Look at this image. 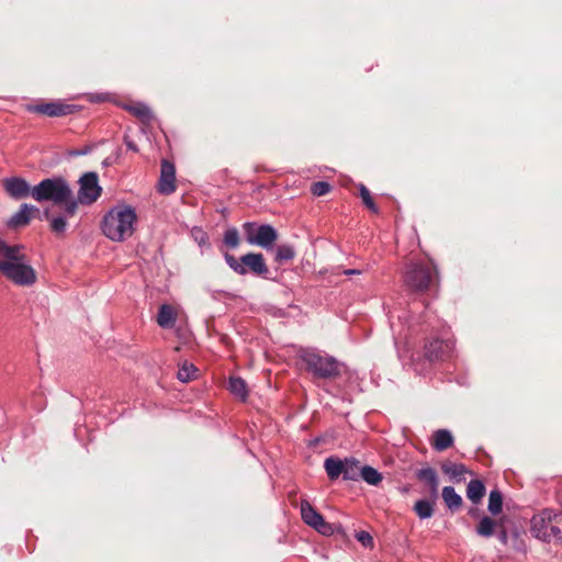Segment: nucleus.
<instances>
[{"mask_svg": "<svg viewBox=\"0 0 562 562\" xmlns=\"http://www.w3.org/2000/svg\"><path fill=\"white\" fill-rule=\"evenodd\" d=\"M362 467L355 458H346L344 460L342 477L347 481H357L360 477Z\"/></svg>", "mask_w": 562, "mask_h": 562, "instance_id": "22", "label": "nucleus"}, {"mask_svg": "<svg viewBox=\"0 0 562 562\" xmlns=\"http://www.w3.org/2000/svg\"><path fill=\"white\" fill-rule=\"evenodd\" d=\"M3 187L5 192L15 200L25 199L29 195L32 196L33 187L21 177H11L3 180Z\"/></svg>", "mask_w": 562, "mask_h": 562, "instance_id": "12", "label": "nucleus"}, {"mask_svg": "<svg viewBox=\"0 0 562 562\" xmlns=\"http://www.w3.org/2000/svg\"><path fill=\"white\" fill-rule=\"evenodd\" d=\"M157 323L162 328H172L176 324V312L172 306L162 304L159 307Z\"/></svg>", "mask_w": 562, "mask_h": 562, "instance_id": "20", "label": "nucleus"}, {"mask_svg": "<svg viewBox=\"0 0 562 562\" xmlns=\"http://www.w3.org/2000/svg\"><path fill=\"white\" fill-rule=\"evenodd\" d=\"M562 514L543 509L531 518V532L543 541L562 540Z\"/></svg>", "mask_w": 562, "mask_h": 562, "instance_id": "4", "label": "nucleus"}, {"mask_svg": "<svg viewBox=\"0 0 562 562\" xmlns=\"http://www.w3.org/2000/svg\"><path fill=\"white\" fill-rule=\"evenodd\" d=\"M239 241H240V238H239V233H238L237 228L231 227L225 231L224 244L227 247L235 249L239 246Z\"/></svg>", "mask_w": 562, "mask_h": 562, "instance_id": "33", "label": "nucleus"}, {"mask_svg": "<svg viewBox=\"0 0 562 562\" xmlns=\"http://www.w3.org/2000/svg\"><path fill=\"white\" fill-rule=\"evenodd\" d=\"M345 274L347 276H352V274H360V270H357V269H348V270H345L344 271Z\"/></svg>", "mask_w": 562, "mask_h": 562, "instance_id": "43", "label": "nucleus"}, {"mask_svg": "<svg viewBox=\"0 0 562 562\" xmlns=\"http://www.w3.org/2000/svg\"><path fill=\"white\" fill-rule=\"evenodd\" d=\"M437 277V269L432 263L413 262L405 272L404 281L408 289L416 292H424L434 284Z\"/></svg>", "mask_w": 562, "mask_h": 562, "instance_id": "5", "label": "nucleus"}, {"mask_svg": "<svg viewBox=\"0 0 562 562\" xmlns=\"http://www.w3.org/2000/svg\"><path fill=\"white\" fill-rule=\"evenodd\" d=\"M497 538L503 544H506L508 541L507 531L504 528H501L497 532Z\"/></svg>", "mask_w": 562, "mask_h": 562, "instance_id": "41", "label": "nucleus"}, {"mask_svg": "<svg viewBox=\"0 0 562 562\" xmlns=\"http://www.w3.org/2000/svg\"><path fill=\"white\" fill-rule=\"evenodd\" d=\"M453 445V436L447 429H438L432 435V447L437 451H443Z\"/></svg>", "mask_w": 562, "mask_h": 562, "instance_id": "19", "label": "nucleus"}, {"mask_svg": "<svg viewBox=\"0 0 562 562\" xmlns=\"http://www.w3.org/2000/svg\"><path fill=\"white\" fill-rule=\"evenodd\" d=\"M243 231L248 244L259 246L267 250L272 249L278 239V232L270 224L246 222L243 224Z\"/></svg>", "mask_w": 562, "mask_h": 562, "instance_id": "7", "label": "nucleus"}, {"mask_svg": "<svg viewBox=\"0 0 562 562\" xmlns=\"http://www.w3.org/2000/svg\"><path fill=\"white\" fill-rule=\"evenodd\" d=\"M195 372L196 368L192 363L184 362L180 367L177 376L181 382H188L194 378Z\"/></svg>", "mask_w": 562, "mask_h": 562, "instance_id": "34", "label": "nucleus"}, {"mask_svg": "<svg viewBox=\"0 0 562 562\" xmlns=\"http://www.w3.org/2000/svg\"><path fill=\"white\" fill-rule=\"evenodd\" d=\"M301 516L303 521L323 535H329L331 527L324 520V517L307 502H301Z\"/></svg>", "mask_w": 562, "mask_h": 562, "instance_id": "11", "label": "nucleus"}, {"mask_svg": "<svg viewBox=\"0 0 562 562\" xmlns=\"http://www.w3.org/2000/svg\"><path fill=\"white\" fill-rule=\"evenodd\" d=\"M359 192H360V196L362 199V202L364 203V205L373 213H378L379 212V209L378 206L375 205V203L373 202L372 198H371V194H370V191L367 189L366 186L363 184H360L359 186Z\"/></svg>", "mask_w": 562, "mask_h": 562, "instance_id": "35", "label": "nucleus"}, {"mask_svg": "<svg viewBox=\"0 0 562 562\" xmlns=\"http://www.w3.org/2000/svg\"><path fill=\"white\" fill-rule=\"evenodd\" d=\"M175 180H176L175 166L167 160H162L160 179H159V192L164 193V194H170V193L175 192V190H176Z\"/></svg>", "mask_w": 562, "mask_h": 562, "instance_id": "14", "label": "nucleus"}, {"mask_svg": "<svg viewBox=\"0 0 562 562\" xmlns=\"http://www.w3.org/2000/svg\"><path fill=\"white\" fill-rule=\"evenodd\" d=\"M475 513H476V509H470V512H469V514L472 515V516H474Z\"/></svg>", "mask_w": 562, "mask_h": 562, "instance_id": "45", "label": "nucleus"}, {"mask_svg": "<svg viewBox=\"0 0 562 562\" xmlns=\"http://www.w3.org/2000/svg\"><path fill=\"white\" fill-rule=\"evenodd\" d=\"M390 314V322H391V327L394 328V323H393V318L395 317L394 314L392 312L389 313Z\"/></svg>", "mask_w": 562, "mask_h": 562, "instance_id": "44", "label": "nucleus"}, {"mask_svg": "<svg viewBox=\"0 0 562 562\" xmlns=\"http://www.w3.org/2000/svg\"><path fill=\"white\" fill-rule=\"evenodd\" d=\"M416 477L428 486L429 493L434 498L438 497L439 479L432 468L426 467L417 470Z\"/></svg>", "mask_w": 562, "mask_h": 562, "instance_id": "16", "label": "nucleus"}, {"mask_svg": "<svg viewBox=\"0 0 562 562\" xmlns=\"http://www.w3.org/2000/svg\"><path fill=\"white\" fill-rule=\"evenodd\" d=\"M295 256L294 248L291 245H280L276 249L274 259L277 262L292 260Z\"/></svg>", "mask_w": 562, "mask_h": 562, "instance_id": "31", "label": "nucleus"}, {"mask_svg": "<svg viewBox=\"0 0 562 562\" xmlns=\"http://www.w3.org/2000/svg\"><path fill=\"white\" fill-rule=\"evenodd\" d=\"M497 524L488 516L481 518L476 526V533L484 538L492 537L496 531Z\"/></svg>", "mask_w": 562, "mask_h": 562, "instance_id": "27", "label": "nucleus"}, {"mask_svg": "<svg viewBox=\"0 0 562 562\" xmlns=\"http://www.w3.org/2000/svg\"><path fill=\"white\" fill-rule=\"evenodd\" d=\"M503 508V496L497 490H493L488 496V510L492 515H498Z\"/></svg>", "mask_w": 562, "mask_h": 562, "instance_id": "30", "label": "nucleus"}, {"mask_svg": "<svg viewBox=\"0 0 562 562\" xmlns=\"http://www.w3.org/2000/svg\"><path fill=\"white\" fill-rule=\"evenodd\" d=\"M124 109L136 116L143 124H150L154 120V114L151 109L143 102H131L124 105Z\"/></svg>", "mask_w": 562, "mask_h": 562, "instance_id": "17", "label": "nucleus"}, {"mask_svg": "<svg viewBox=\"0 0 562 562\" xmlns=\"http://www.w3.org/2000/svg\"><path fill=\"white\" fill-rule=\"evenodd\" d=\"M311 191L314 195L322 196L330 191V184L325 181H317L312 184Z\"/></svg>", "mask_w": 562, "mask_h": 562, "instance_id": "36", "label": "nucleus"}, {"mask_svg": "<svg viewBox=\"0 0 562 562\" xmlns=\"http://www.w3.org/2000/svg\"><path fill=\"white\" fill-rule=\"evenodd\" d=\"M77 105L63 102L60 100L38 103L29 106V111L43 114L49 117H59L72 114Z\"/></svg>", "mask_w": 562, "mask_h": 562, "instance_id": "10", "label": "nucleus"}, {"mask_svg": "<svg viewBox=\"0 0 562 562\" xmlns=\"http://www.w3.org/2000/svg\"><path fill=\"white\" fill-rule=\"evenodd\" d=\"M38 212V209L32 204L23 203L20 210L14 213L8 221L10 227H21L30 223L34 213Z\"/></svg>", "mask_w": 562, "mask_h": 562, "instance_id": "15", "label": "nucleus"}, {"mask_svg": "<svg viewBox=\"0 0 562 562\" xmlns=\"http://www.w3.org/2000/svg\"><path fill=\"white\" fill-rule=\"evenodd\" d=\"M0 274L20 286H31L36 280V271L32 267L24 247L8 245L0 239Z\"/></svg>", "mask_w": 562, "mask_h": 562, "instance_id": "1", "label": "nucleus"}, {"mask_svg": "<svg viewBox=\"0 0 562 562\" xmlns=\"http://www.w3.org/2000/svg\"><path fill=\"white\" fill-rule=\"evenodd\" d=\"M190 234L192 239L199 245L200 248L210 247L209 235L201 227H192Z\"/></svg>", "mask_w": 562, "mask_h": 562, "instance_id": "32", "label": "nucleus"}, {"mask_svg": "<svg viewBox=\"0 0 562 562\" xmlns=\"http://www.w3.org/2000/svg\"><path fill=\"white\" fill-rule=\"evenodd\" d=\"M115 161H116V157L109 156V157H106V158L103 160L102 165H103L104 167H108V166L113 165Z\"/></svg>", "mask_w": 562, "mask_h": 562, "instance_id": "42", "label": "nucleus"}, {"mask_svg": "<svg viewBox=\"0 0 562 562\" xmlns=\"http://www.w3.org/2000/svg\"><path fill=\"white\" fill-rule=\"evenodd\" d=\"M324 468L330 480H336L344 472V460L338 458L329 457L324 462Z\"/></svg>", "mask_w": 562, "mask_h": 562, "instance_id": "25", "label": "nucleus"}, {"mask_svg": "<svg viewBox=\"0 0 562 562\" xmlns=\"http://www.w3.org/2000/svg\"><path fill=\"white\" fill-rule=\"evenodd\" d=\"M357 540L361 542L364 547H370L373 543V538L367 531H360L356 536Z\"/></svg>", "mask_w": 562, "mask_h": 562, "instance_id": "37", "label": "nucleus"}, {"mask_svg": "<svg viewBox=\"0 0 562 562\" xmlns=\"http://www.w3.org/2000/svg\"><path fill=\"white\" fill-rule=\"evenodd\" d=\"M414 510L420 519H428L434 515V503L427 499H419L415 503Z\"/></svg>", "mask_w": 562, "mask_h": 562, "instance_id": "28", "label": "nucleus"}, {"mask_svg": "<svg viewBox=\"0 0 562 562\" xmlns=\"http://www.w3.org/2000/svg\"><path fill=\"white\" fill-rule=\"evenodd\" d=\"M441 470L445 474L457 482L464 480V474L468 472L467 468L462 463H454L450 461L443 462L441 464Z\"/></svg>", "mask_w": 562, "mask_h": 562, "instance_id": "23", "label": "nucleus"}, {"mask_svg": "<svg viewBox=\"0 0 562 562\" xmlns=\"http://www.w3.org/2000/svg\"><path fill=\"white\" fill-rule=\"evenodd\" d=\"M101 192L98 175L93 171L83 173L79 179V191L76 196L78 205L92 204L100 198Z\"/></svg>", "mask_w": 562, "mask_h": 562, "instance_id": "9", "label": "nucleus"}, {"mask_svg": "<svg viewBox=\"0 0 562 562\" xmlns=\"http://www.w3.org/2000/svg\"><path fill=\"white\" fill-rule=\"evenodd\" d=\"M137 215L132 206L119 204L103 216L101 229L112 241H124L133 235Z\"/></svg>", "mask_w": 562, "mask_h": 562, "instance_id": "3", "label": "nucleus"}, {"mask_svg": "<svg viewBox=\"0 0 562 562\" xmlns=\"http://www.w3.org/2000/svg\"><path fill=\"white\" fill-rule=\"evenodd\" d=\"M224 259L228 267L237 274L245 276L251 272L255 276L265 277L269 273L268 266L265 262L262 254L249 252L237 260L233 255L226 252Z\"/></svg>", "mask_w": 562, "mask_h": 562, "instance_id": "6", "label": "nucleus"}, {"mask_svg": "<svg viewBox=\"0 0 562 562\" xmlns=\"http://www.w3.org/2000/svg\"><path fill=\"white\" fill-rule=\"evenodd\" d=\"M124 143L126 145V147L132 150V151H135L137 153L138 151V147L137 145L128 137V136H125L124 137Z\"/></svg>", "mask_w": 562, "mask_h": 562, "instance_id": "40", "label": "nucleus"}, {"mask_svg": "<svg viewBox=\"0 0 562 562\" xmlns=\"http://www.w3.org/2000/svg\"><path fill=\"white\" fill-rule=\"evenodd\" d=\"M360 477L370 485H378L383 479L382 474L370 465L362 467Z\"/></svg>", "mask_w": 562, "mask_h": 562, "instance_id": "29", "label": "nucleus"}, {"mask_svg": "<svg viewBox=\"0 0 562 562\" xmlns=\"http://www.w3.org/2000/svg\"><path fill=\"white\" fill-rule=\"evenodd\" d=\"M397 321L402 324V325H407V329L409 330L413 326H414V323L411 318V316H407V315H397Z\"/></svg>", "mask_w": 562, "mask_h": 562, "instance_id": "39", "label": "nucleus"}, {"mask_svg": "<svg viewBox=\"0 0 562 562\" xmlns=\"http://www.w3.org/2000/svg\"><path fill=\"white\" fill-rule=\"evenodd\" d=\"M301 358L308 371L318 378H333L339 373L338 363L333 357L323 356L315 350H304Z\"/></svg>", "mask_w": 562, "mask_h": 562, "instance_id": "8", "label": "nucleus"}, {"mask_svg": "<svg viewBox=\"0 0 562 562\" xmlns=\"http://www.w3.org/2000/svg\"><path fill=\"white\" fill-rule=\"evenodd\" d=\"M228 390L229 392L245 402L248 397V389L245 380L239 376H231L228 380Z\"/></svg>", "mask_w": 562, "mask_h": 562, "instance_id": "21", "label": "nucleus"}, {"mask_svg": "<svg viewBox=\"0 0 562 562\" xmlns=\"http://www.w3.org/2000/svg\"><path fill=\"white\" fill-rule=\"evenodd\" d=\"M43 216L46 220L50 221V229L56 234H63L67 229V218L72 217L74 215H66L65 211L63 210V214L50 216L49 209L44 210Z\"/></svg>", "mask_w": 562, "mask_h": 562, "instance_id": "18", "label": "nucleus"}, {"mask_svg": "<svg viewBox=\"0 0 562 562\" xmlns=\"http://www.w3.org/2000/svg\"><path fill=\"white\" fill-rule=\"evenodd\" d=\"M453 347L450 339H436L425 346V356L430 361L443 360L450 356Z\"/></svg>", "mask_w": 562, "mask_h": 562, "instance_id": "13", "label": "nucleus"}, {"mask_svg": "<svg viewBox=\"0 0 562 562\" xmlns=\"http://www.w3.org/2000/svg\"><path fill=\"white\" fill-rule=\"evenodd\" d=\"M442 498L447 507L451 510H456L462 505V497L456 492L452 486H445L442 488Z\"/></svg>", "mask_w": 562, "mask_h": 562, "instance_id": "26", "label": "nucleus"}, {"mask_svg": "<svg viewBox=\"0 0 562 562\" xmlns=\"http://www.w3.org/2000/svg\"><path fill=\"white\" fill-rule=\"evenodd\" d=\"M485 492L486 490L482 481L471 480L469 482L467 487V496L472 503H480L481 499L484 497Z\"/></svg>", "mask_w": 562, "mask_h": 562, "instance_id": "24", "label": "nucleus"}, {"mask_svg": "<svg viewBox=\"0 0 562 562\" xmlns=\"http://www.w3.org/2000/svg\"><path fill=\"white\" fill-rule=\"evenodd\" d=\"M93 146L92 145H86L82 148L72 149L69 151V156L78 157V156H85L92 151Z\"/></svg>", "mask_w": 562, "mask_h": 562, "instance_id": "38", "label": "nucleus"}, {"mask_svg": "<svg viewBox=\"0 0 562 562\" xmlns=\"http://www.w3.org/2000/svg\"><path fill=\"white\" fill-rule=\"evenodd\" d=\"M32 198L38 202H52L61 207L66 215H75L78 201L66 179L63 177L45 178L33 187Z\"/></svg>", "mask_w": 562, "mask_h": 562, "instance_id": "2", "label": "nucleus"}]
</instances>
